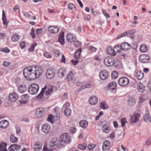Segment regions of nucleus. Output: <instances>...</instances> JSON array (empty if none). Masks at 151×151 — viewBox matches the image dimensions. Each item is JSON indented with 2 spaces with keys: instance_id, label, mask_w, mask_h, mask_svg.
Masks as SVG:
<instances>
[{
  "instance_id": "2",
  "label": "nucleus",
  "mask_w": 151,
  "mask_h": 151,
  "mask_svg": "<svg viewBox=\"0 0 151 151\" xmlns=\"http://www.w3.org/2000/svg\"><path fill=\"white\" fill-rule=\"evenodd\" d=\"M70 140L71 138L68 134L67 133L63 134L60 137V144L62 146H63L65 143H69Z\"/></svg>"
},
{
  "instance_id": "12",
  "label": "nucleus",
  "mask_w": 151,
  "mask_h": 151,
  "mask_svg": "<svg viewBox=\"0 0 151 151\" xmlns=\"http://www.w3.org/2000/svg\"><path fill=\"white\" fill-rule=\"evenodd\" d=\"M48 30L50 33L55 34L59 32V29L57 26H51L48 28Z\"/></svg>"
},
{
  "instance_id": "19",
  "label": "nucleus",
  "mask_w": 151,
  "mask_h": 151,
  "mask_svg": "<svg viewBox=\"0 0 151 151\" xmlns=\"http://www.w3.org/2000/svg\"><path fill=\"white\" fill-rule=\"evenodd\" d=\"M58 73L59 76L60 77L64 76L66 74L65 69L63 68H60L58 71Z\"/></svg>"
},
{
  "instance_id": "13",
  "label": "nucleus",
  "mask_w": 151,
  "mask_h": 151,
  "mask_svg": "<svg viewBox=\"0 0 151 151\" xmlns=\"http://www.w3.org/2000/svg\"><path fill=\"white\" fill-rule=\"evenodd\" d=\"M121 46L123 51H127L130 49L131 46L129 43L126 42H124L121 44Z\"/></svg>"
},
{
  "instance_id": "51",
  "label": "nucleus",
  "mask_w": 151,
  "mask_h": 151,
  "mask_svg": "<svg viewBox=\"0 0 151 151\" xmlns=\"http://www.w3.org/2000/svg\"><path fill=\"white\" fill-rule=\"evenodd\" d=\"M94 84L92 82H89L88 83L85 85V88H88L93 86Z\"/></svg>"
},
{
  "instance_id": "47",
  "label": "nucleus",
  "mask_w": 151,
  "mask_h": 151,
  "mask_svg": "<svg viewBox=\"0 0 151 151\" xmlns=\"http://www.w3.org/2000/svg\"><path fill=\"white\" fill-rule=\"evenodd\" d=\"M44 56L47 58H52V55L51 53L48 52H45L43 54Z\"/></svg>"
},
{
  "instance_id": "25",
  "label": "nucleus",
  "mask_w": 151,
  "mask_h": 151,
  "mask_svg": "<svg viewBox=\"0 0 151 151\" xmlns=\"http://www.w3.org/2000/svg\"><path fill=\"white\" fill-rule=\"evenodd\" d=\"M127 103L129 106H134L135 104V100L132 97H129L128 99Z\"/></svg>"
},
{
  "instance_id": "50",
  "label": "nucleus",
  "mask_w": 151,
  "mask_h": 151,
  "mask_svg": "<svg viewBox=\"0 0 151 151\" xmlns=\"http://www.w3.org/2000/svg\"><path fill=\"white\" fill-rule=\"evenodd\" d=\"M54 120V117L52 115H49L48 116L47 120L48 121L53 123Z\"/></svg>"
},
{
  "instance_id": "52",
  "label": "nucleus",
  "mask_w": 151,
  "mask_h": 151,
  "mask_svg": "<svg viewBox=\"0 0 151 151\" xmlns=\"http://www.w3.org/2000/svg\"><path fill=\"white\" fill-rule=\"evenodd\" d=\"M68 7L69 9L71 10H74L75 9L74 5L71 3L68 4Z\"/></svg>"
},
{
  "instance_id": "20",
  "label": "nucleus",
  "mask_w": 151,
  "mask_h": 151,
  "mask_svg": "<svg viewBox=\"0 0 151 151\" xmlns=\"http://www.w3.org/2000/svg\"><path fill=\"white\" fill-rule=\"evenodd\" d=\"M110 142L109 141L106 140L105 141L102 146V149L104 150H106L108 149L110 147Z\"/></svg>"
},
{
  "instance_id": "40",
  "label": "nucleus",
  "mask_w": 151,
  "mask_h": 151,
  "mask_svg": "<svg viewBox=\"0 0 151 151\" xmlns=\"http://www.w3.org/2000/svg\"><path fill=\"white\" fill-rule=\"evenodd\" d=\"M3 24L4 25H7L8 24L7 22L6 19L5 15V13L4 10H3L2 12V19Z\"/></svg>"
},
{
  "instance_id": "61",
  "label": "nucleus",
  "mask_w": 151,
  "mask_h": 151,
  "mask_svg": "<svg viewBox=\"0 0 151 151\" xmlns=\"http://www.w3.org/2000/svg\"><path fill=\"white\" fill-rule=\"evenodd\" d=\"M56 146L54 145H53V144L50 143L49 148L50 150H51V151H52V150L55 148Z\"/></svg>"
},
{
  "instance_id": "55",
  "label": "nucleus",
  "mask_w": 151,
  "mask_h": 151,
  "mask_svg": "<svg viewBox=\"0 0 151 151\" xmlns=\"http://www.w3.org/2000/svg\"><path fill=\"white\" fill-rule=\"evenodd\" d=\"M76 85L80 87V89H82L85 88V86L82 85V83L81 82H78Z\"/></svg>"
},
{
  "instance_id": "48",
  "label": "nucleus",
  "mask_w": 151,
  "mask_h": 151,
  "mask_svg": "<svg viewBox=\"0 0 151 151\" xmlns=\"http://www.w3.org/2000/svg\"><path fill=\"white\" fill-rule=\"evenodd\" d=\"M88 50L89 51L91 52H95L96 51L97 48L92 46H89L88 48Z\"/></svg>"
},
{
  "instance_id": "1",
  "label": "nucleus",
  "mask_w": 151,
  "mask_h": 151,
  "mask_svg": "<svg viewBox=\"0 0 151 151\" xmlns=\"http://www.w3.org/2000/svg\"><path fill=\"white\" fill-rule=\"evenodd\" d=\"M43 73L41 67L34 65L25 68L23 71L24 77L28 81L34 80L40 77Z\"/></svg>"
},
{
  "instance_id": "64",
  "label": "nucleus",
  "mask_w": 151,
  "mask_h": 151,
  "mask_svg": "<svg viewBox=\"0 0 151 151\" xmlns=\"http://www.w3.org/2000/svg\"><path fill=\"white\" fill-rule=\"evenodd\" d=\"M19 46L21 49H23L25 47V43L24 42H22L19 44Z\"/></svg>"
},
{
  "instance_id": "58",
  "label": "nucleus",
  "mask_w": 151,
  "mask_h": 151,
  "mask_svg": "<svg viewBox=\"0 0 151 151\" xmlns=\"http://www.w3.org/2000/svg\"><path fill=\"white\" fill-rule=\"evenodd\" d=\"M136 32V30L134 29H132L130 30H129L126 32H127V34H128L129 35H132L134 34Z\"/></svg>"
},
{
  "instance_id": "45",
  "label": "nucleus",
  "mask_w": 151,
  "mask_h": 151,
  "mask_svg": "<svg viewBox=\"0 0 151 151\" xmlns=\"http://www.w3.org/2000/svg\"><path fill=\"white\" fill-rule=\"evenodd\" d=\"M61 54L60 51L57 49H55L53 51V55L56 57H58Z\"/></svg>"
},
{
  "instance_id": "24",
  "label": "nucleus",
  "mask_w": 151,
  "mask_h": 151,
  "mask_svg": "<svg viewBox=\"0 0 151 151\" xmlns=\"http://www.w3.org/2000/svg\"><path fill=\"white\" fill-rule=\"evenodd\" d=\"M89 101L90 104L94 105L98 102V99L96 97L94 96L91 97L89 99Z\"/></svg>"
},
{
  "instance_id": "63",
  "label": "nucleus",
  "mask_w": 151,
  "mask_h": 151,
  "mask_svg": "<svg viewBox=\"0 0 151 151\" xmlns=\"http://www.w3.org/2000/svg\"><path fill=\"white\" fill-rule=\"evenodd\" d=\"M42 151H51V150H50V149L47 147V145H45L43 146Z\"/></svg>"
},
{
  "instance_id": "28",
  "label": "nucleus",
  "mask_w": 151,
  "mask_h": 151,
  "mask_svg": "<svg viewBox=\"0 0 151 151\" xmlns=\"http://www.w3.org/2000/svg\"><path fill=\"white\" fill-rule=\"evenodd\" d=\"M79 124L81 127L83 128H85L88 126V122L85 120H82L80 122Z\"/></svg>"
},
{
  "instance_id": "26",
  "label": "nucleus",
  "mask_w": 151,
  "mask_h": 151,
  "mask_svg": "<svg viewBox=\"0 0 151 151\" xmlns=\"http://www.w3.org/2000/svg\"><path fill=\"white\" fill-rule=\"evenodd\" d=\"M144 75V74L142 72L138 70L136 73V77L138 79L141 80L143 78Z\"/></svg>"
},
{
  "instance_id": "46",
  "label": "nucleus",
  "mask_w": 151,
  "mask_h": 151,
  "mask_svg": "<svg viewBox=\"0 0 151 151\" xmlns=\"http://www.w3.org/2000/svg\"><path fill=\"white\" fill-rule=\"evenodd\" d=\"M111 77L113 79L116 78L118 76V73L116 71H113L111 73Z\"/></svg>"
},
{
  "instance_id": "37",
  "label": "nucleus",
  "mask_w": 151,
  "mask_h": 151,
  "mask_svg": "<svg viewBox=\"0 0 151 151\" xmlns=\"http://www.w3.org/2000/svg\"><path fill=\"white\" fill-rule=\"evenodd\" d=\"M99 107L104 109H107L109 107L106 102L103 101L100 103Z\"/></svg>"
},
{
  "instance_id": "38",
  "label": "nucleus",
  "mask_w": 151,
  "mask_h": 151,
  "mask_svg": "<svg viewBox=\"0 0 151 151\" xmlns=\"http://www.w3.org/2000/svg\"><path fill=\"white\" fill-rule=\"evenodd\" d=\"M140 51L142 52H146L147 50V46L145 44L141 45L139 48Z\"/></svg>"
},
{
  "instance_id": "6",
  "label": "nucleus",
  "mask_w": 151,
  "mask_h": 151,
  "mask_svg": "<svg viewBox=\"0 0 151 151\" xmlns=\"http://www.w3.org/2000/svg\"><path fill=\"white\" fill-rule=\"evenodd\" d=\"M129 82V81L128 78L126 77H122L119 79L118 83L121 86H125L128 85Z\"/></svg>"
},
{
  "instance_id": "42",
  "label": "nucleus",
  "mask_w": 151,
  "mask_h": 151,
  "mask_svg": "<svg viewBox=\"0 0 151 151\" xmlns=\"http://www.w3.org/2000/svg\"><path fill=\"white\" fill-rule=\"evenodd\" d=\"M7 144L6 143L2 142L0 144V151H7L6 150V146Z\"/></svg>"
},
{
  "instance_id": "56",
  "label": "nucleus",
  "mask_w": 151,
  "mask_h": 151,
  "mask_svg": "<svg viewBox=\"0 0 151 151\" xmlns=\"http://www.w3.org/2000/svg\"><path fill=\"white\" fill-rule=\"evenodd\" d=\"M95 147V145L93 144H89L88 146V148L89 150H92Z\"/></svg>"
},
{
  "instance_id": "14",
  "label": "nucleus",
  "mask_w": 151,
  "mask_h": 151,
  "mask_svg": "<svg viewBox=\"0 0 151 151\" xmlns=\"http://www.w3.org/2000/svg\"><path fill=\"white\" fill-rule=\"evenodd\" d=\"M50 130V127L49 124H43L42 127V131L45 133H48Z\"/></svg>"
},
{
  "instance_id": "34",
  "label": "nucleus",
  "mask_w": 151,
  "mask_h": 151,
  "mask_svg": "<svg viewBox=\"0 0 151 151\" xmlns=\"http://www.w3.org/2000/svg\"><path fill=\"white\" fill-rule=\"evenodd\" d=\"M137 89L139 90V91L143 92L145 88V87L143 86V84L141 83H138L137 86Z\"/></svg>"
},
{
  "instance_id": "5",
  "label": "nucleus",
  "mask_w": 151,
  "mask_h": 151,
  "mask_svg": "<svg viewBox=\"0 0 151 151\" xmlns=\"http://www.w3.org/2000/svg\"><path fill=\"white\" fill-rule=\"evenodd\" d=\"M47 88V89L46 91V95H48L49 94L53 91V88L52 87L49 86L47 87V86H45V87L42 88L41 93L37 96V97L38 98H42L43 96V94L44 93Z\"/></svg>"
},
{
  "instance_id": "10",
  "label": "nucleus",
  "mask_w": 151,
  "mask_h": 151,
  "mask_svg": "<svg viewBox=\"0 0 151 151\" xmlns=\"http://www.w3.org/2000/svg\"><path fill=\"white\" fill-rule=\"evenodd\" d=\"M139 59L142 63H147L149 62L150 57L148 55L142 54L139 56Z\"/></svg>"
},
{
  "instance_id": "7",
  "label": "nucleus",
  "mask_w": 151,
  "mask_h": 151,
  "mask_svg": "<svg viewBox=\"0 0 151 151\" xmlns=\"http://www.w3.org/2000/svg\"><path fill=\"white\" fill-rule=\"evenodd\" d=\"M105 65L107 66H111L114 64V60L111 57H107L104 60Z\"/></svg>"
},
{
  "instance_id": "8",
  "label": "nucleus",
  "mask_w": 151,
  "mask_h": 151,
  "mask_svg": "<svg viewBox=\"0 0 151 151\" xmlns=\"http://www.w3.org/2000/svg\"><path fill=\"white\" fill-rule=\"evenodd\" d=\"M140 117V114L138 113H135L130 117V122L131 123H135L139 121Z\"/></svg>"
},
{
  "instance_id": "43",
  "label": "nucleus",
  "mask_w": 151,
  "mask_h": 151,
  "mask_svg": "<svg viewBox=\"0 0 151 151\" xmlns=\"http://www.w3.org/2000/svg\"><path fill=\"white\" fill-rule=\"evenodd\" d=\"M50 143L53 144V145L57 146L58 145V141L57 138L54 137L52 139Z\"/></svg>"
},
{
  "instance_id": "33",
  "label": "nucleus",
  "mask_w": 151,
  "mask_h": 151,
  "mask_svg": "<svg viewBox=\"0 0 151 151\" xmlns=\"http://www.w3.org/2000/svg\"><path fill=\"white\" fill-rule=\"evenodd\" d=\"M117 84L115 82H112L109 83L108 88L110 89L113 90L115 88Z\"/></svg>"
},
{
  "instance_id": "31",
  "label": "nucleus",
  "mask_w": 151,
  "mask_h": 151,
  "mask_svg": "<svg viewBox=\"0 0 151 151\" xmlns=\"http://www.w3.org/2000/svg\"><path fill=\"white\" fill-rule=\"evenodd\" d=\"M27 89V88L24 85H20L18 87L19 91L21 93H24Z\"/></svg>"
},
{
  "instance_id": "22",
  "label": "nucleus",
  "mask_w": 151,
  "mask_h": 151,
  "mask_svg": "<svg viewBox=\"0 0 151 151\" xmlns=\"http://www.w3.org/2000/svg\"><path fill=\"white\" fill-rule=\"evenodd\" d=\"M82 48L80 47L74 53V58L75 59H78L79 58L81 52Z\"/></svg>"
},
{
  "instance_id": "32",
  "label": "nucleus",
  "mask_w": 151,
  "mask_h": 151,
  "mask_svg": "<svg viewBox=\"0 0 151 151\" xmlns=\"http://www.w3.org/2000/svg\"><path fill=\"white\" fill-rule=\"evenodd\" d=\"M114 49L116 52L119 53L121 52L122 49L121 46V44L116 45L114 47Z\"/></svg>"
},
{
  "instance_id": "62",
  "label": "nucleus",
  "mask_w": 151,
  "mask_h": 151,
  "mask_svg": "<svg viewBox=\"0 0 151 151\" xmlns=\"http://www.w3.org/2000/svg\"><path fill=\"white\" fill-rule=\"evenodd\" d=\"M83 18L84 20L88 21L90 19L91 17L89 14H86L84 16Z\"/></svg>"
},
{
  "instance_id": "18",
  "label": "nucleus",
  "mask_w": 151,
  "mask_h": 151,
  "mask_svg": "<svg viewBox=\"0 0 151 151\" xmlns=\"http://www.w3.org/2000/svg\"><path fill=\"white\" fill-rule=\"evenodd\" d=\"M33 148L36 151H40L42 150V146L40 143L36 142L34 145Z\"/></svg>"
},
{
  "instance_id": "30",
  "label": "nucleus",
  "mask_w": 151,
  "mask_h": 151,
  "mask_svg": "<svg viewBox=\"0 0 151 151\" xmlns=\"http://www.w3.org/2000/svg\"><path fill=\"white\" fill-rule=\"evenodd\" d=\"M102 129L104 132L107 133H109L110 130L109 126L106 124L103 125Z\"/></svg>"
},
{
  "instance_id": "23",
  "label": "nucleus",
  "mask_w": 151,
  "mask_h": 151,
  "mask_svg": "<svg viewBox=\"0 0 151 151\" xmlns=\"http://www.w3.org/2000/svg\"><path fill=\"white\" fill-rule=\"evenodd\" d=\"M143 119L145 122H147L148 121L151 123V117L148 111L146 112V114L144 115Z\"/></svg>"
},
{
  "instance_id": "60",
  "label": "nucleus",
  "mask_w": 151,
  "mask_h": 151,
  "mask_svg": "<svg viewBox=\"0 0 151 151\" xmlns=\"http://www.w3.org/2000/svg\"><path fill=\"white\" fill-rule=\"evenodd\" d=\"M74 44L75 47H81V43L79 41H76L74 42Z\"/></svg>"
},
{
  "instance_id": "29",
  "label": "nucleus",
  "mask_w": 151,
  "mask_h": 151,
  "mask_svg": "<svg viewBox=\"0 0 151 151\" xmlns=\"http://www.w3.org/2000/svg\"><path fill=\"white\" fill-rule=\"evenodd\" d=\"M29 98V96L27 94H23L21 96V101L22 103L25 104L26 103Z\"/></svg>"
},
{
  "instance_id": "53",
  "label": "nucleus",
  "mask_w": 151,
  "mask_h": 151,
  "mask_svg": "<svg viewBox=\"0 0 151 151\" xmlns=\"http://www.w3.org/2000/svg\"><path fill=\"white\" fill-rule=\"evenodd\" d=\"M30 35L33 39H34L36 37V36L35 34V30L33 28L31 29V32L30 33Z\"/></svg>"
},
{
  "instance_id": "17",
  "label": "nucleus",
  "mask_w": 151,
  "mask_h": 151,
  "mask_svg": "<svg viewBox=\"0 0 151 151\" xmlns=\"http://www.w3.org/2000/svg\"><path fill=\"white\" fill-rule=\"evenodd\" d=\"M58 41L62 45L64 44L65 41L64 39V33L63 32H61L60 33L58 37Z\"/></svg>"
},
{
  "instance_id": "36",
  "label": "nucleus",
  "mask_w": 151,
  "mask_h": 151,
  "mask_svg": "<svg viewBox=\"0 0 151 151\" xmlns=\"http://www.w3.org/2000/svg\"><path fill=\"white\" fill-rule=\"evenodd\" d=\"M87 144L86 143L79 144L78 145L77 147L81 150H84L86 148Z\"/></svg>"
},
{
  "instance_id": "35",
  "label": "nucleus",
  "mask_w": 151,
  "mask_h": 151,
  "mask_svg": "<svg viewBox=\"0 0 151 151\" xmlns=\"http://www.w3.org/2000/svg\"><path fill=\"white\" fill-rule=\"evenodd\" d=\"M74 74L71 71H70L67 75L66 80L68 81H70L72 80L74 77Z\"/></svg>"
},
{
  "instance_id": "59",
  "label": "nucleus",
  "mask_w": 151,
  "mask_h": 151,
  "mask_svg": "<svg viewBox=\"0 0 151 151\" xmlns=\"http://www.w3.org/2000/svg\"><path fill=\"white\" fill-rule=\"evenodd\" d=\"M42 32V29H38L36 30V34L37 35H41Z\"/></svg>"
},
{
  "instance_id": "16",
  "label": "nucleus",
  "mask_w": 151,
  "mask_h": 151,
  "mask_svg": "<svg viewBox=\"0 0 151 151\" xmlns=\"http://www.w3.org/2000/svg\"><path fill=\"white\" fill-rule=\"evenodd\" d=\"M66 40L70 42H74L75 40V35L71 33L68 34L66 35Z\"/></svg>"
},
{
  "instance_id": "15",
  "label": "nucleus",
  "mask_w": 151,
  "mask_h": 151,
  "mask_svg": "<svg viewBox=\"0 0 151 151\" xmlns=\"http://www.w3.org/2000/svg\"><path fill=\"white\" fill-rule=\"evenodd\" d=\"M106 52L107 54L112 56L116 55V52L112 47L110 46H108L106 48Z\"/></svg>"
},
{
  "instance_id": "39",
  "label": "nucleus",
  "mask_w": 151,
  "mask_h": 151,
  "mask_svg": "<svg viewBox=\"0 0 151 151\" xmlns=\"http://www.w3.org/2000/svg\"><path fill=\"white\" fill-rule=\"evenodd\" d=\"M71 110L70 109L68 108H67L64 110V114L66 116H69L71 115Z\"/></svg>"
},
{
  "instance_id": "44",
  "label": "nucleus",
  "mask_w": 151,
  "mask_h": 151,
  "mask_svg": "<svg viewBox=\"0 0 151 151\" xmlns=\"http://www.w3.org/2000/svg\"><path fill=\"white\" fill-rule=\"evenodd\" d=\"M19 40V35L17 34L13 35L12 37L11 40L13 42L17 41Z\"/></svg>"
},
{
  "instance_id": "4",
  "label": "nucleus",
  "mask_w": 151,
  "mask_h": 151,
  "mask_svg": "<svg viewBox=\"0 0 151 151\" xmlns=\"http://www.w3.org/2000/svg\"><path fill=\"white\" fill-rule=\"evenodd\" d=\"M39 89V86L36 83L31 84L28 88V91L29 93L32 94H36Z\"/></svg>"
},
{
  "instance_id": "9",
  "label": "nucleus",
  "mask_w": 151,
  "mask_h": 151,
  "mask_svg": "<svg viewBox=\"0 0 151 151\" xmlns=\"http://www.w3.org/2000/svg\"><path fill=\"white\" fill-rule=\"evenodd\" d=\"M18 95L15 92H13L10 93L9 96V100L11 102H14L18 98Z\"/></svg>"
},
{
  "instance_id": "54",
  "label": "nucleus",
  "mask_w": 151,
  "mask_h": 151,
  "mask_svg": "<svg viewBox=\"0 0 151 151\" xmlns=\"http://www.w3.org/2000/svg\"><path fill=\"white\" fill-rule=\"evenodd\" d=\"M15 146H16L15 145V144H13L11 145L9 148V150L11 151H16L15 149Z\"/></svg>"
},
{
  "instance_id": "49",
  "label": "nucleus",
  "mask_w": 151,
  "mask_h": 151,
  "mask_svg": "<svg viewBox=\"0 0 151 151\" xmlns=\"http://www.w3.org/2000/svg\"><path fill=\"white\" fill-rule=\"evenodd\" d=\"M0 51L5 53H9L10 52V50L7 47L4 48H0Z\"/></svg>"
},
{
  "instance_id": "57",
  "label": "nucleus",
  "mask_w": 151,
  "mask_h": 151,
  "mask_svg": "<svg viewBox=\"0 0 151 151\" xmlns=\"http://www.w3.org/2000/svg\"><path fill=\"white\" fill-rule=\"evenodd\" d=\"M121 123L122 126L124 127L125 126V123L126 122V119L125 118H123L121 119Z\"/></svg>"
},
{
  "instance_id": "21",
  "label": "nucleus",
  "mask_w": 151,
  "mask_h": 151,
  "mask_svg": "<svg viewBox=\"0 0 151 151\" xmlns=\"http://www.w3.org/2000/svg\"><path fill=\"white\" fill-rule=\"evenodd\" d=\"M9 122L6 120H3L0 122V127L2 128H5L8 126Z\"/></svg>"
},
{
  "instance_id": "41",
  "label": "nucleus",
  "mask_w": 151,
  "mask_h": 151,
  "mask_svg": "<svg viewBox=\"0 0 151 151\" xmlns=\"http://www.w3.org/2000/svg\"><path fill=\"white\" fill-rule=\"evenodd\" d=\"M10 140L13 143H16L18 142V139L14 135H12L10 137Z\"/></svg>"
},
{
  "instance_id": "11",
  "label": "nucleus",
  "mask_w": 151,
  "mask_h": 151,
  "mask_svg": "<svg viewBox=\"0 0 151 151\" xmlns=\"http://www.w3.org/2000/svg\"><path fill=\"white\" fill-rule=\"evenodd\" d=\"M109 73L106 70H102L99 73V76L100 78L102 80L106 79L108 77Z\"/></svg>"
},
{
  "instance_id": "3",
  "label": "nucleus",
  "mask_w": 151,
  "mask_h": 151,
  "mask_svg": "<svg viewBox=\"0 0 151 151\" xmlns=\"http://www.w3.org/2000/svg\"><path fill=\"white\" fill-rule=\"evenodd\" d=\"M55 70L53 68H49L47 70L46 73V76L48 79L53 78L55 75Z\"/></svg>"
},
{
  "instance_id": "27",
  "label": "nucleus",
  "mask_w": 151,
  "mask_h": 151,
  "mask_svg": "<svg viewBox=\"0 0 151 151\" xmlns=\"http://www.w3.org/2000/svg\"><path fill=\"white\" fill-rule=\"evenodd\" d=\"M43 115V112L42 109H36L35 115L38 118H41Z\"/></svg>"
}]
</instances>
